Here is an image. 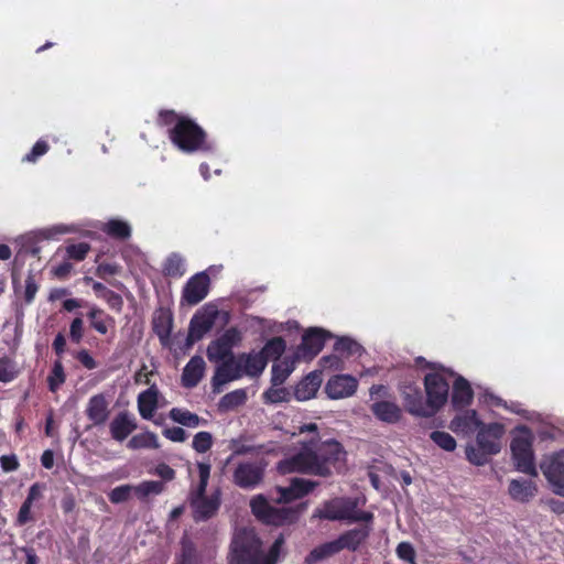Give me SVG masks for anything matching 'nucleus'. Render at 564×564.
Here are the masks:
<instances>
[{"instance_id":"1","label":"nucleus","mask_w":564,"mask_h":564,"mask_svg":"<svg viewBox=\"0 0 564 564\" xmlns=\"http://www.w3.org/2000/svg\"><path fill=\"white\" fill-rule=\"evenodd\" d=\"M346 452L343 446L328 440L321 442L317 437H312L308 442H301L296 452L281 460L278 469L282 474L304 473L326 476L330 468H340L345 460Z\"/></svg>"},{"instance_id":"2","label":"nucleus","mask_w":564,"mask_h":564,"mask_svg":"<svg viewBox=\"0 0 564 564\" xmlns=\"http://www.w3.org/2000/svg\"><path fill=\"white\" fill-rule=\"evenodd\" d=\"M283 544L284 539L280 535L268 550H264L254 529H239L231 541L229 564H276Z\"/></svg>"},{"instance_id":"3","label":"nucleus","mask_w":564,"mask_h":564,"mask_svg":"<svg viewBox=\"0 0 564 564\" xmlns=\"http://www.w3.org/2000/svg\"><path fill=\"white\" fill-rule=\"evenodd\" d=\"M360 499L352 498H335L326 501L314 512L315 518L327 520H344L347 522H372L373 514L371 512L359 509Z\"/></svg>"},{"instance_id":"4","label":"nucleus","mask_w":564,"mask_h":564,"mask_svg":"<svg viewBox=\"0 0 564 564\" xmlns=\"http://www.w3.org/2000/svg\"><path fill=\"white\" fill-rule=\"evenodd\" d=\"M204 130L194 121L185 117H177L174 127L170 130L172 143L181 151L192 153L208 151Z\"/></svg>"},{"instance_id":"5","label":"nucleus","mask_w":564,"mask_h":564,"mask_svg":"<svg viewBox=\"0 0 564 564\" xmlns=\"http://www.w3.org/2000/svg\"><path fill=\"white\" fill-rule=\"evenodd\" d=\"M533 434L527 426L516 430L511 442L512 458L516 469L530 476H538L532 449Z\"/></svg>"},{"instance_id":"6","label":"nucleus","mask_w":564,"mask_h":564,"mask_svg":"<svg viewBox=\"0 0 564 564\" xmlns=\"http://www.w3.org/2000/svg\"><path fill=\"white\" fill-rule=\"evenodd\" d=\"M199 484L192 492L191 505L194 509L195 520H206L210 518L218 509L219 502L217 498H208L205 490L210 477V464L205 462L197 463Z\"/></svg>"},{"instance_id":"7","label":"nucleus","mask_w":564,"mask_h":564,"mask_svg":"<svg viewBox=\"0 0 564 564\" xmlns=\"http://www.w3.org/2000/svg\"><path fill=\"white\" fill-rule=\"evenodd\" d=\"M250 508L257 519L273 525H282L286 522H292L300 513L299 509L271 506L263 495L254 496L250 500Z\"/></svg>"},{"instance_id":"8","label":"nucleus","mask_w":564,"mask_h":564,"mask_svg":"<svg viewBox=\"0 0 564 564\" xmlns=\"http://www.w3.org/2000/svg\"><path fill=\"white\" fill-rule=\"evenodd\" d=\"M540 469L551 491L564 498V449L545 455L540 463Z\"/></svg>"},{"instance_id":"9","label":"nucleus","mask_w":564,"mask_h":564,"mask_svg":"<svg viewBox=\"0 0 564 564\" xmlns=\"http://www.w3.org/2000/svg\"><path fill=\"white\" fill-rule=\"evenodd\" d=\"M425 397L435 415L447 402L449 386L440 371L430 372L424 378Z\"/></svg>"},{"instance_id":"10","label":"nucleus","mask_w":564,"mask_h":564,"mask_svg":"<svg viewBox=\"0 0 564 564\" xmlns=\"http://www.w3.org/2000/svg\"><path fill=\"white\" fill-rule=\"evenodd\" d=\"M265 465L261 462H240L232 471V481L245 490L260 486L264 477Z\"/></svg>"},{"instance_id":"11","label":"nucleus","mask_w":564,"mask_h":564,"mask_svg":"<svg viewBox=\"0 0 564 564\" xmlns=\"http://www.w3.org/2000/svg\"><path fill=\"white\" fill-rule=\"evenodd\" d=\"M401 394L404 408L410 414L420 417L433 416L429 401L419 387L406 384L403 387Z\"/></svg>"},{"instance_id":"12","label":"nucleus","mask_w":564,"mask_h":564,"mask_svg":"<svg viewBox=\"0 0 564 564\" xmlns=\"http://www.w3.org/2000/svg\"><path fill=\"white\" fill-rule=\"evenodd\" d=\"M242 376L245 375L239 356L229 357L228 359L221 361L216 368V372L212 381L213 391L215 393H220L223 391V387L226 383L237 380Z\"/></svg>"},{"instance_id":"13","label":"nucleus","mask_w":564,"mask_h":564,"mask_svg":"<svg viewBox=\"0 0 564 564\" xmlns=\"http://www.w3.org/2000/svg\"><path fill=\"white\" fill-rule=\"evenodd\" d=\"M209 276L206 272L193 275L183 289V301L189 305H196L203 301L209 291Z\"/></svg>"},{"instance_id":"14","label":"nucleus","mask_w":564,"mask_h":564,"mask_svg":"<svg viewBox=\"0 0 564 564\" xmlns=\"http://www.w3.org/2000/svg\"><path fill=\"white\" fill-rule=\"evenodd\" d=\"M503 434L505 427L499 423L484 425L477 433L476 443L485 448L487 453L496 455L501 449V437Z\"/></svg>"},{"instance_id":"15","label":"nucleus","mask_w":564,"mask_h":564,"mask_svg":"<svg viewBox=\"0 0 564 564\" xmlns=\"http://www.w3.org/2000/svg\"><path fill=\"white\" fill-rule=\"evenodd\" d=\"M357 387L358 382L352 376L338 375L327 381L325 390L330 399L338 400L352 395Z\"/></svg>"},{"instance_id":"16","label":"nucleus","mask_w":564,"mask_h":564,"mask_svg":"<svg viewBox=\"0 0 564 564\" xmlns=\"http://www.w3.org/2000/svg\"><path fill=\"white\" fill-rule=\"evenodd\" d=\"M326 333L322 328H310L302 339V344L296 352V359H312L323 348L325 344Z\"/></svg>"},{"instance_id":"17","label":"nucleus","mask_w":564,"mask_h":564,"mask_svg":"<svg viewBox=\"0 0 564 564\" xmlns=\"http://www.w3.org/2000/svg\"><path fill=\"white\" fill-rule=\"evenodd\" d=\"M315 482L306 479L294 478L289 487H278L279 496L272 498L276 503H286L292 500L302 498L313 490Z\"/></svg>"},{"instance_id":"18","label":"nucleus","mask_w":564,"mask_h":564,"mask_svg":"<svg viewBox=\"0 0 564 564\" xmlns=\"http://www.w3.org/2000/svg\"><path fill=\"white\" fill-rule=\"evenodd\" d=\"M217 316L216 310H206L195 314L189 324L188 340L197 341L214 326Z\"/></svg>"},{"instance_id":"19","label":"nucleus","mask_w":564,"mask_h":564,"mask_svg":"<svg viewBox=\"0 0 564 564\" xmlns=\"http://www.w3.org/2000/svg\"><path fill=\"white\" fill-rule=\"evenodd\" d=\"M236 337V330H227L220 338L209 344L207 348V357L212 362H221L231 355L232 344Z\"/></svg>"},{"instance_id":"20","label":"nucleus","mask_w":564,"mask_h":564,"mask_svg":"<svg viewBox=\"0 0 564 564\" xmlns=\"http://www.w3.org/2000/svg\"><path fill=\"white\" fill-rule=\"evenodd\" d=\"M137 427L134 415L127 411L118 413L109 424L111 437L118 442L124 441Z\"/></svg>"},{"instance_id":"21","label":"nucleus","mask_w":564,"mask_h":564,"mask_svg":"<svg viewBox=\"0 0 564 564\" xmlns=\"http://www.w3.org/2000/svg\"><path fill=\"white\" fill-rule=\"evenodd\" d=\"M364 523L362 527L349 530L337 539L340 550L347 549L356 551L369 538L372 531V524L371 522Z\"/></svg>"},{"instance_id":"22","label":"nucleus","mask_w":564,"mask_h":564,"mask_svg":"<svg viewBox=\"0 0 564 564\" xmlns=\"http://www.w3.org/2000/svg\"><path fill=\"white\" fill-rule=\"evenodd\" d=\"M481 422L475 410L458 413L451 422V430L456 434L469 435L480 429Z\"/></svg>"},{"instance_id":"23","label":"nucleus","mask_w":564,"mask_h":564,"mask_svg":"<svg viewBox=\"0 0 564 564\" xmlns=\"http://www.w3.org/2000/svg\"><path fill=\"white\" fill-rule=\"evenodd\" d=\"M508 492L513 500L528 502L536 496L538 487L533 480L512 479Z\"/></svg>"},{"instance_id":"24","label":"nucleus","mask_w":564,"mask_h":564,"mask_svg":"<svg viewBox=\"0 0 564 564\" xmlns=\"http://www.w3.org/2000/svg\"><path fill=\"white\" fill-rule=\"evenodd\" d=\"M86 414L95 425L104 424L108 420V403L102 394H96L89 399Z\"/></svg>"},{"instance_id":"25","label":"nucleus","mask_w":564,"mask_h":564,"mask_svg":"<svg viewBox=\"0 0 564 564\" xmlns=\"http://www.w3.org/2000/svg\"><path fill=\"white\" fill-rule=\"evenodd\" d=\"M205 370V361L200 356H194L187 362L183 370L182 383L186 388H193L203 378Z\"/></svg>"},{"instance_id":"26","label":"nucleus","mask_w":564,"mask_h":564,"mask_svg":"<svg viewBox=\"0 0 564 564\" xmlns=\"http://www.w3.org/2000/svg\"><path fill=\"white\" fill-rule=\"evenodd\" d=\"M159 391L152 386L138 395V410L142 419L151 420L158 409Z\"/></svg>"},{"instance_id":"27","label":"nucleus","mask_w":564,"mask_h":564,"mask_svg":"<svg viewBox=\"0 0 564 564\" xmlns=\"http://www.w3.org/2000/svg\"><path fill=\"white\" fill-rule=\"evenodd\" d=\"M371 412L378 420L389 424L397 423L402 415L400 406L390 401H378L372 403Z\"/></svg>"},{"instance_id":"28","label":"nucleus","mask_w":564,"mask_h":564,"mask_svg":"<svg viewBox=\"0 0 564 564\" xmlns=\"http://www.w3.org/2000/svg\"><path fill=\"white\" fill-rule=\"evenodd\" d=\"M321 386V377L316 372L306 376L296 387L294 395L299 401H306L314 398Z\"/></svg>"},{"instance_id":"29","label":"nucleus","mask_w":564,"mask_h":564,"mask_svg":"<svg viewBox=\"0 0 564 564\" xmlns=\"http://www.w3.org/2000/svg\"><path fill=\"white\" fill-rule=\"evenodd\" d=\"M239 359L241 362V367L243 370V375L250 377H257L264 370L267 366V360L264 357L259 354H242L239 355Z\"/></svg>"},{"instance_id":"30","label":"nucleus","mask_w":564,"mask_h":564,"mask_svg":"<svg viewBox=\"0 0 564 564\" xmlns=\"http://www.w3.org/2000/svg\"><path fill=\"white\" fill-rule=\"evenodd\" d=\"M169 416L175 423L191 429H195L207 423L205 419H202L197 414L182 408L171 409Z\"/></svg>"},{"instance_id":"31","label":"nucleus","mask_w":564,"mask_h":564,"mask_svg":"<svg viewBox=\"0 0 564 564\" xmlns=\"http://www.w3.org/2000/svg\"><path fill=\"white\" fill-rule=\"evenodd\" d=\"M473 399L471 388L466 379L463 377H457L452 394V402L455 406L462 408L467 405Z\"/></svg>"},{"instance_id":"32","label":"nucleus","mask_w":564,"mask_h":564,"mask_svg":"<svg viewBox=\"0 0 564 564\" xmlns=\"http://www.w3.org/2000/svg\"><path fill=\"white\" fill-rule=\"evenodd\" d=\"M127 447L132 451L142 449V448H153L156 449L160 447V442L155 433L150 431H144L142 433L133 435L127 443Z\"/></svg>"},{"instance_id":"33","label":"nucleus","mask_w":564,"mask_h":564,"mask_svg":"<svg viewBox=\"0 0 564 564\" xmlns=\"http://www.w3.org/2000/svg\"><path fill=\"white\" fill-rule=\"evenodd\" d=\"M339 551L341 550L338 540L327 542L312 550L305 561L307 564H314L338 553Z\"/></svg>"},{"instance_id":"34","label":"nucleus","mask_w":564,"mask_h":564,"mask_svg":"<svg viewBox=\"0 0 564 564\" xmlns=\"http://www.w3.org/2000/svg\"><path fill=\"white\" fill-rule=\"evenodd\" d=\"M153 329L161 340L169 338L172 329V317L169 312L160 310L153 317Z\"/></svg>"},{"instance_id":"35","label":"nucleus","mask_w":564,"mask_h":564,"mask_svg":"<svg viewBox=\"0 0 564 564\" xmlns=\"http://www.w3.org/2000/svg\"><path fill=\"white\" fill-rule=\"evenodd\" d=\"M295 360L284 359L272 366L271 383L281 386L294 370Z\"/></svg>"},{"instance_id":"36","label":"nucleus","mask_w":564,"mask_h":564,"mask_svg":"<svg viewBox=\"0 0 564 564\" xmlns=\"http://www.w3.org/2000/svg\"><path fill=\"white\" fill-rule=\"evenodd\" d=\"M166 275L180 278L186 272L185 259L178 253H172L164 263Z\"/></svg>"},{"instance_id":"37","label":"nucleus","mask_w":564,"mask_h":564,"mask_svg":"<svg viewBox=\"0 0 564 564\" xmlns=\"http://www.w3.org/2000/svg\"><path fill=\"white\" fill-rule=\"evenodd\" d=\"M247 400V393L243 389L234 390L227 394H225L219 401V408L221 410L228 411L232 410L239 405H242Z\"/></svg>"},{"instance_id":"38","label":"nucleus","mask_w":564,"mask_h":564,"mask_svg":"<svg viewBox=\"0 0 564 564\" xmlns=\"http://www.w3.org/2000/svg\"><path fill=\"white\" fill-rule=\"evenodd\" d=\"M134 487V495L139 499H145L149 496L160 495L164 490V484L155 480H145Z\"/></svg>"},{"instance_id":"39","label":"nucleus","mask_w":564,"mask_h":564,"mask_svg":"<svg viewBox=\"0 0 564 564\" xmlns=\"http://www.w3.org/2000/svg\"><path fill=\"white\" fill-rule=\"evenodd\" d=\"M285 341L281 337H275L269 340L260 352L264 359L275 360L284 352Z\"/></svg>"},{"instance_id":"40","label":"nucleus","mask_w":564,"mask_h":564,"mask_svg":"<svg viewBox=\"0 0 564 564\" xmlns=\"http://www.w3.org/2000/svg\"><path fill=\"white\" fill-rule=\"evenodd\" d=\"M104 230L111 237L124 239L131 234V228L128 223L122 220L112 219L104 226Z\"/></svg>"},{"instance_id":"41","label":"nucleus","mask_w":564,"mask_h":564,"mask_svg":"<svg viewBox=\"0 0 564 564\" xmlns=\"http://www.w3.org/2000/svg\"><path fill=\"white\" fill-rule=\"evenodd\" d=\"M466 458L469 463L476 466H484L488 463L489 456H491V453H487L485 448L480 447L479 445H467L466 449Z\"/></svg>"},{"instance_id":"42","label":"nucleus","mask_w":564,"mask_h":564,"mask_svg":"<svg viewBox=\"0 0 564 564\" xmlns=\"http://www.w3.org/2000/svg\"><path fill=\"white\" fill-rule=\"evenodd\" d=\"M65 379L66 376L64 372V367L62 362L57 360L54 362L51 373L47 377L50 391L56 392L59 389V387L65 382Z\"/></svg>"},{"instance_id":"43","label":"nucleus","mask_w":564,"mask_h":564,"mask_svg":"<svg viewBox=\"0 0 564 564\" xmlns=\"http://www.w3.org/2000/svg\"><path fill=\"white\" fill-rule=\"evenodd\" d=\"M263 400L265 403H281L288 402L290 400V392L280 386H273L268 389L263 395Z\"/></svg>"},{"instance_id":"44","label":"nucleus","mask_w":564,"mask_h":564,"mask_svg":"<svg viewBox=\"0 0 564 564\" xmlns=\"http://www.w3.org/2000/svg\"><path fill=\"white\" fill-rule=\"evenodd\" d=\"M213 446V435L209 432H198L194 435L192 447L199 454L208 452Z\"/></svg>"},{"instance_id":"45","label":"nucleus","mask_w":564,"mask_h":564,"mask_svg":"<svg viewBox=\"0 0 564 564\" xmlns=\"http://www.w3.org/2000/svg\"><path fill=\"white\" fill-rule=\"evenodd\" d=\"M431 438L444 451L453 452L456 448V441L449 433L435 431L431 434Z\"/></svg>"},{"instance_id":"46","label":"nucleus","mask_w":564,"mask_h":564,"mask_svg":"<svg viewBox=\"0 0 564 564\" xmlns=\"http://www.w3.org/2000/svg\"><path fill=\"white\" fill-rule=\"evenodd\" d=\"M132 492L134 494V487L132 485H121L110 491L109 500L112 503H121L127 501Z\"/></svg>"},{"instance_id":"47","label":"nucleus","mask_w":564,"mask_h":564,"mask_svg":"<svg viewBox=\"0 0 564 564\" xmlns=\"http://www.w3.org/2000/svg\"><path fill=\"white\" fill-rule=\"evenodd\" d=\"M18 375L14 362L9 358H0V381L10 382Z\"/></svg>"},{"instance_id":"48","label":"nucleus","mask_w":564,"mask_h":564,"mask_svg":"<svg viewBox=\"0 0 564 564\" xmlns=\"http://www.w3.org/2000/svg\"><path fill=\"white\" fill-rule=\"evenodd\" d=\"M89 318L91 319V326L100 334H106L108 332L107 322L109 318L104 316L101 310L93 308L88 313Z\"/></svg>"},{"instance_id":"49","label":"nucleus","mask_w":564,"mask_h":564,"mask_svg":"<svg viewBox=\"0 0 564 564\" xmlns=\"http://www.w3.org/2000/svg\"><path fill=\"white\" fill-rule=\"evenodd\" d=\"M335 349L340 352H347L348 355H359L362 348L350 338H341L335 344Z\"/></svg>"},{"instance_id":"50","label":"nucleus","mask_w":564,"mask_h":564,"mask_svg":"<svg viewBox=\"0 0 564 564\" xmlns=\"http://www.w3.org/2000/svg\"><path fill=\"white\" fill-rule=\"evenodd\" d=\"M164 437L172 442L182 443L186 441L187 434L184 429L180 426L165 427L162 432Z\"/></svg>"},{"instance_id":"51","label":"nucleus","mask_w":564,"mask_h":564,"mask_svg":"<svg viewBox=\"0 0 564 564\" xmlns=\"http://www.w3.org/2000/svg\"><path fill=\"white\" fill-rule=\"evenodd\" d=\"M397 555L403 560V561H406L411 564H414V560H415V551L413 549V546L408 543V542H401L398 546H397Z\"/></svg>"},{"instance_id":"52","label":"nucleus","mask_w":564,"mask_h":564,"mask_svg":"<svg viewBox=\"0 0 564 564\" xmlns=\"http://www.w3.org/2000/svg\"><path fill=\"white\" fill-rule=\"evenodd\" d=\"M89 251V246L87 243L80 242L77 245H70L67 247V254L69 258L80 261L83 260L87 252Z\"/></svg>"},{"instance_id":"53","label":"nucleus","mask_w":564,"mask_h":564,"mask_svg":"<svg viewBox=\"0 0 564 564\" xmlns=\"http://www.w3.org/2000/svg\"><path fill=\"white\" fill-rule=\"evenodd\" d=\"M48 150V144L45 141H37L30 153H28L23 161L34 162L39 156L45 154Z\"/></svg>"},{"instance_id":"54","label":"nucleus","mask_w":564,"mask_h":564,"mask_svg":"<svg viewBox=\"0 0 564 564\" xmlns=\"http://www.w3.org/2000/svg\"><path fill=\"white\" fill-rule=\"evenodd\" d=\"M0 466L4 473L14 471L19 468L20 464L14 454L2 455L0 457Z\"/></svg>"},{"instance_id":"55","label":"nucleus","mask_w":564,"mask_h":564,"mask_svg":"<svg viewBox=\"0 0 564 564\" xmlns=\"http://www.w3.org/2000/svg\"><path fill=\"white\" fill-rule=\"evenodd\" d=\"M69 335L73 341L79 343L84 335V322L82 318H75L69 327Z\"/></svg>"},{"instance_id":"56","label":"nucleus","mask_w":564,"mask_h":564,"mask_svg":"<svg viewBox=\"0 0 564 564\" xmlns=\"http://www.w3.org/2000/svg\"><path fill=\"white\" fill-rule=\"evenodd\" d=\"M44 490H45L44 484H40V482L33 484L30 487L26 499L24 501H26L30 505H33L34 501L43 498Z\"/></svg>"},{"instance_id":"57","label":"nucleus","mask_w":564,"mask_h":564,"mask_svg":"<svg viewBox=\"0 0 564 564\" xmlns=\"http://www.w3.org/2000/svg\"><path fill=\"white\" fill-rule=\"evenodd\" d=\"M37 284L32 275H29L25 280V292L24 297L28 304L32 303L37 292Z\"/></svg>"},{"instance_id":"58","label":"nucleus","mask_w":564,"mask_h":564,"mask_svg":"<svg viewBox=\"0 0 564 564\" xmlns=\"http://www.w3.org/2000/svg\"><path fill=\"white\" fill-rule=\"evenodd\" d=\"M31 508L32 505L28 503L26 501L22 503L17 518L18 525H23L26 522L33 520L31 514Z\"/></svg>"},{"instance_id":"59","label":"nucleus","mask_w":564,"mask_h":564,"mask_svg":"<svg viewBox=\"0 0 564 564\" xmlns=\"http://www.w3.org/2000/svg\"><path fill=\"white\" fill-rule=\"evenodd\" d=\"M67 231H68V229L66 226L57 225V226H53V227L43 229L41 231V236L44 239H52L55 236L66 234Z\"/></svg>"},{"instance_id":"60","label":"nucleus","mask_w":564,"mask_h":564,"mask_svg":"<svg viewBox=\"0 0 564 564\" xmlns=\"http://www.w3.org/2000/svg\"><path fill=\"white\" fill-rule=\"evenodd\" d=\"M154 473L164 480H172L175 477L174 469L166 464H159Z\"/></svg>"},{"instance_id":"61","label":"nucleus","mask_w":564,"mask_h":564,"mask_svg":"<svg viewBox=\"0 0 564 564\" xmlns=\"http://www.w3.org/2000/svg\"><path fill=\"white\" fill-rule=\"evenodd\" d=\"M77 358L87 369H95L97 367L96 361L86 350L79 351Z\"/></svg>"},{"instance_id":"62","label":"nucleus","mask_w":564,"mask_h":564,"mask_svg":"<svg viewBox=\"0 0 564 564\" xmlns=\"http://www.w3.org/2000/svg\"><path fill=\"white\" fill-rule=\"evenodd\" d=\"M550 510L556 514H563L564 513V501L556 500V499H547L545 501Z\"/></svg>"},{"instance_id":"63","label":"nucleus","mask_w":564,"mask_h":564,"mask_svg":"<svg viewBox=\"0 0 564 564\" xmlns=\"http://www.w3.org/2000/svg\"><path fill=\"white\" fill-rule=\"evenodd\" d=\"M41 463L46 469H51L54 465V454L52 451H45L41 456Z\"/></svg>"},{"instance_id":"64","label":"nucleus","mask_w":564,"mask_h":564,"mask_svg":"<svg viewBox=\"0 0 564 564\" xmlns=\"http://www.w3.org/2000/svg\"><path fill=\"white\" fill-rule=\"evenodd\" d=\"M65 345H66V339H65L64 335L57 334L53 341V347H54L56 354H58V355L63 354L64 349H65Z\"/></svg>"}]
</instances>
